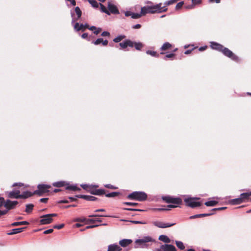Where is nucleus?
Returning <instances> with one entry per match:
<instances>
[{
    "instance_id": "obj_58",
    "label": "nucleus",
    "mask_w": 251,
    "mask_h": 251,
    "mask_svg": "<svg viewBox=\"0 0 251 251\" xmlns=\"http://www.w3.org/2000/svg\"><path fill=\"white\" fill-rule=\"evenodd\" d=\"M132 13V12L131 11H126L125 12V16H126V17H129V16L131 17Z\"/></svg>"
},
{
    "instance_id": "obj_46",
    "label": "nucleus",
    "mask_w": 251,
    "mask_h": 251,
    "mask_svg": "<svg viewBox=\"0 0 251 251\" xmlns=\"http://www.w3.org/2000/svg\"><path fill=\"white\" fill-rule=\"evenodd\" d=\"M102 39L103 38H98L96 40L93 41L92 43L95 45H98L101 43Z\"/></svg>"
},
{
    "instance_id": "obj_35",
    "label": "nucleus",
    "mask_w": 251,
    "mask_h": 251,
    "mask_svg": "<svg viewBox=\"0 0 251 251\" xmlns=\"http://www.w3.org/2000/svg\"><path fill=\"white\" fill-rule=\"evenodd\" d=\"M101 220H100V219L99 218H96V219H88L87 220V224H92V223H95L96 222H101Z\"/></svg>"
},
{
    "instance_id": "obj_6",
    "label": "nucleus",
    "mask_w": 251,
    "mask_h": 251,
    "mask_svg": "<svg viewBox=\"0 0 251 251\" xmlns=\"http://www.w3.org/2000/svg\"><path fill=\"white\" fill-rule=\"evenodd\" d=\"M196 199H199L197 198H189L184 199L185 205L191 208H195L201 206V203L199 201H196Z\"/></svg>"
},
{
    "instance_id": "obj_29",
    "label": "nucleus",
    "mask_w": 251,
    "mask_h": 251,
    "mask_svg": "<svg viewBox=\"0 0 251 251\" xmlns=\"http://www.w3.org/2000/svg\"><path fill=\"white\" fill-rule=\"evenodd\" d=\"M29 223L26 221H23V222H14L11 224V226H19L21 225H28Z\"/></svg>"
},
{
    "instance_id": "obj_2",
    "label": "nucleus",
    "mask_w": 251,
    "mask_h": 251,
    "mask_svg": "<svg viewBox=\"0 0 251 251\" xmlns=\"http://www.w3.org/2000/svg\"><path fill=\"white\" fill-rule=\"evenodd\" d=\"M162 199L166 203H172L167 206L169 208L177 207V205L181 204L182 203V201L180 198H174L170 196H163Z\"/></svg>"
},
{
    "instance_id": "obj_57",
    "label": "nucleus",
    "mask_w": 251,
    "mask_h": 251,
    "mask_svg": "<svg viewBox=\"0 0 251 251\" xmlns=\"http://www.w3.org/2000/svg\"><path fill=\"white\" fill-rule=\"evenodd\" d=\"M101 35L102 36H109L110 33L108 31H103L102 32Z\"/></svg>"
},
{
    "instance_id": "obj_42",
    "label": "nucleus",
    "mask_w": 251,
    "mask_h": 251,
    "mask_svg": "<svg viewBox=\"0 0 251 251\" xmlns=\"http://www.w3.org/2000/svg\"><path fill=\"white\" fill-rule=\"evenodd\" d=\"M75 12L77 16V19H79V18H80V17L81 16L82 12H81V10L78 6H77L75 8Z\"/></svg>"
},
{
    "instance_id": "obj_27",
    "label": "nucleus",
    "mask_w": 251,
    "mask_h": 251,
    "mask_svg": "<svg viewBox=\"0 0 251 251\" xmlns=\"http://www.w3.org/2000/svg\"><path fill=\"white\" fill-rule=\"evenodd\" d=\"M230 203L233 205L239 204L243 202L241 197L235 199L231 200L230 201Z\"/></svg>"
},
{
    "instance_id": "obj_4",
    "label": "nucleus",
    "mask_w": 251,
    "mask_h": 251,
    "mask_svg": "<svg viewBox=\"0 0 251 251\" xmlns=\"http://www.w3.org/2000/svg\"><path fill=\"white\" fill-rule=\"evenodd\" d=\"M50 188L51 186L50 185L40 184L38 185L37 189L34 191L33 194L39 196H43L49 193Z\"/></svg>"
},
{
    "instance_id": "obj_10",
    "label": "nucleus",
    "mask_w": 251,
    "mask_h": 251,
    "mask_svg": "<svg viewBox=\"0 0 251 251\" xmlns=\"http://www.w3.org/2000/svg\"><path fill=\"white\" fill-rule=\"evenodd\" d=\"M210 47L212 49L216 50L218 51L221 52L222 49H223V46L222 45L214 41H212L210 42Z\"/></svg>"
},
{
    "instance_id": "obj_64",
    "label": "nucleus",
    "mask_w": 251,
    "mask_h": 251,
    "mask_svg": "<svg viewBox=\"0 0 251 251\" xmlns=\"http://www.w3.org/2000/svg\"><path fill=\"white\" fill-rule=\"evenodd\" d=\"M108 43V40H103V39H102V41L101 42V44L103 46H106L107 45Z\"/></svg>"
},
{
    "instance_id": "obj_16",
    "label": "nucleus",
    "mask_w": 251,
    "mask_h": 251,
    "mask_svg": "<svg viewBox=\"0 0 251 251\" xmlns=\"http://www.w3.org/2000/svg\"><path fill=\"white\" fill-rule=\"evenodd\" d=\"M152 239L150 237H146L143 239L136 240V243L140 245H145L148 242L151 241Z\"/></svg>"
},
{
    "instance_id": "obj_15",
    "label": "nucleus",
    "mask_w": 251,
    "mask_h": 251,
    "mask_svg": "<svg viewBox=\"0 0 251 251\" xmlns=\"http://www.w3.org/2000/svg\"><path fill=\"white\" fill-rule=\"evenodd\" d=\"M119 46L122 49H125L128 46L130 47L132 46V41L130 40H126L124 42L120 43Z\"/></svg>"
},
{
    "instance_id": "obj_43",
    "label": "nucleus",
    "mask_w": 251,
    "mask_h": 251,
    "mask_svg": "<svg viewBox=\"0 0 251 251\" xmlns=\"http://www.w3.org/2000/svg\"><path fill=\"white\" fill-rule=\"evenodd\" d=\"M84 28H89L88 25L86 24L85 25L81 24L78 27V28L76 29V31H79L80 30H84Z\"/></svg>"
},
{
    "instance_id": "obj_8",
    "label": "nucleus",
    "mask_w": 251,
    "mask_h": 251,
    "mask_svg": "<svg viewBox=\"0 0 251 251\" xmlns=\"http://www.w3.org/2000/svg\"><path fill=\"white\" fill-rule=\"evenodd\" d=\"M18 203V201H11L9 200H6L4 204V207L6 208L5 210H7V213L8 210L14 209Z\"/></svg>"
},
{
    "instance_id": "obj_53",
    "label": "nucleus",
    "mask_w": 251,
    "mask_h": 251,
    "mask_svg": "<svg viewBox=\"0 0 251 251\" xmlns=\"http://www.w3.org/2000/svg\"><path fill=\"white\" fill-rule=\"evenodd\" d=\"M125 210H129V211H144V210L139 209H134V208H124Z\"/></svg>"
},
{
    "instance_id": "obj_50",
    "label": "nucleus",
    "mask_w": 251,
    "mask_h": 251,
    "mask_svg": "<svg viewBox=\"0 0 251 251\" xmlns=\"http://www.w3.org/2000/svg\"><path fill=\"white\" fill-rule=\"evenodd\" d=\"M90 186L91 185L87 184H82L81 185V187L84 190H86L87 192L88 191V190L89 189Z\"/></svg>"
},
{
    "instance_id": "obj_28",
    "label": "nucleus",
    "mask_w": 251,
    "mask_h": 251,
    "mask_svg": "<svg viewBox=\"0 0 251 251\" xmlns=\"http://www.w3.org/2000/svg\"><path fill=\"white\" fill-rule=\"evenodd\" d=\"M146 53L148 55H150L151 56L154 57H159V54L154 50H148L146 51Z\"/></svg>"
},
{
    "instance_id": "obj_21",
    "label": "nucleus",
    "mask_w": 251,
    "mask_h": 251,
    "mask_svg": "<svg viewBox=\"0 0 251 251\" xmlns=\"http://www.w3.org/2000/svg\"><path fill=\"white\" fill-rule=\"evenodd\" d=\"M26 227H22L15 228L11 230V232L7 233L8 235H13L17 233H21L23 231L24 229H25Z\"/></svg>"
},
{
    "instance_id": "obj_54",
    "label": "nucleus",
    "mask_w": 251,
    "mask_h": 251,
    "mask_svg": "<svg viewBox=\"0 0 251 251\" xmlns=\"http://www.w3.org/2000/svg\"><path fill=\"white\" fill-rule=\"evenodd\" d=\"M226 207H219V208H213L211 210V211H220V210H224V209H226Z\"/></svg>"
},
{
    "instance_id": "obj_55",
    "label": "nucleus",
    "mask_w": 251,
    "mask_h": 251,
    "mask_svg": "<svg viewBox=\"0 0 251 251\" xmlns=\"http://www.w3.org/2000/svg\"><path fill=\"white\" fill-rule=\"evenodd\" d=\"M53 231V229H49L44 231V234H48L52 233Z\"/></svg>"
},
{
    "instance_id": "obj_59",
    "label": "nucleus",
    "mask_w": 251,
    "mask_h": 251,
    "mask_svg": "<svg viewBox=\"0 0 251 251\" xmlns=\"http://www.w3.org/2000/svg\"><path fill=\"white\" fill-rule=\"evenodd\" d=\"M202 1V0H192V2L194 4H197L201 3Z\"/></svg>"
},
{
    "instance_id": "obj_20",
    "label": "nucleus",
    "mask_w": 251,
    "mask_h": 251,
    "mask_svg": "<svg viewBox=\"0 0 251 251\" xmlns=\"http://www.w3.org/2000/svg\"><path fill=\"white\" fill-rule=\"evenodd\" d=\"M132 242V241L130 239H123L119 242V244L122 247H126Z\"/></svg>"
},
{
    "instance_id": "obj_49",
    "label": "nucleus",
    "mask_w": 251,
    "mask_h": 251,
    "mask_svg": "<svg viewBox=\"0 0 251 251\" xmlns=\"http://www.w3.org/2000/svg\"><path fill=\"white\" fill-rule=\"evenodd\" d=\"M184 4V2L183 1H180V2H179L178 3H177L176 6V9H178L179 8H180Z\"/></svg>"
},
{
    "instance_id": "obj_5",
    "label": "nucleus",
    "mask_w": 251,
    "mask_h": 251,
    "mask_svg": "<svg viewBox=\"0 0 251 251\" xmlns=\"http://www.w3.org/2000/svg\"><path fill=\"white\" fill-rule=\"evenodd\" d=\"M221 52H222L225 56L230 58L233 61L240 62L242 61L240 57L233 53V52L228 48L225 47H223Z\"/></svg>"
},
{
    "instance_id": "obj_61",
    "label": "nucleus",
    "mask_w": 251,
    "mask_h": 251,
    "mask_svg": "<svg viewBox=\"0 0 251 251\" xmlns=\"http://www.w3.org/2000/svg\"><path fill=\"white\" fill-rule=\"evenodd\" d=\"M87 219H86V218H83V219L78 218V219H77L76 220V221H77V222H86L87 223Z\"/></svg>"
},
{
    "instance_id": "obj_9",
    "label": "nucleus",
    "mask_w": 251,
    "mask_h": 251,
    "mask_svg": "<svg viewBox=\"0 0 251 251\" xmlns=\"http://www.w3.org/2000/svg\"><path fill=\"white\" fill-rule=\"evenodd\" d=\"M153 224L154 226L159 227V228H166L171 227L175 225V223L173 224H169V223H164L161 222L155 221L153 222Z\"/></svg>"
},
{
    "instance_id": "obj_11",
    "label": "nucleus",
    "mask_w": 251,
    "mask_h": 251,
    "mask_svg": "<svg viewBox=\"0 0 251 251\" xmlns=\"http://www.w3.org/2000/svg\"><path fill=\"white\" fill-rule=\"evenodd\" d=\"M20 191L19 190L7 192V196L10 199H19L20 198Z\"/></svg>"
},
{
    "instance_id": "obj_7",
    "label": "nucleus",
    "mask_w": 251,
    "mask_h": 251,
    "mask_svg": "<svg viewBox=\"0 0 251 251\" xmlns=\"http://www.w3.org/2000/svg\"><path fill=\"white\" fill-rule=\"evenodd\" d=\"M57 214L52 213L43 215L41 216V219L40 223L42 225L49 224L53 221L52 217L57 216Z\"/></svg>"
},
{
    "instance_id": "obj_26",
    "label": "nucleus",
    "mask_w": 251,
    "mask_h": 251,
    "mask_svg": "<svg viewBox=\"0 0 251 251\" xmlns=\"http://www.w3.org/2000/svg\"><path fill=\"white\" fill-rule=\"evenodd\" d=\"M159 240L166 243H169L171 241L169 237L164 235H161L159 236Z\"/></svg>"
},
{
    "instance_id": "obj_39",
    "label": "nucleus",
    "mask_w": 251,
    "mask_h": 251,
    "mask_svg": "<svg viewBox=\"0 0 251 251\" xmlns=\"http://www.w3.org/2000/svg\"><path fill=\"white\" fill-rule=\"evenodd\" d=\"M100 9L101 11L103 13H105V14L109 15H110V12L107 10L106 8V7L101 3H100Z\"/></svg>"
},
{
    "instance_id": "obj_51",
    "label": "nucleus",
    "mask_w": 251,
    "mask_h": 251,
    "mask_svg": "<svg viewBox=\"0 0 251 251\" xmlns=\"http://www.w3.org/2000/svg\"><path fill=\"white\" fill-rule=\"evenodd\" d=\"M5 203V201L3 197H0V207L4 206Z\"/></svg>"
},
{
    "instance_id": "obj_52",
    "label": "nucleus",
    "mask_w": 251,
    "mask_h": 251,
    "mask_svg": "<svg viewBox=\"0 0 251 251\" xmlns=\"http://www.w3.org/2000/svg\"><path fill=\"white\" fill-rule=\"evenodd\" d=\"M98 225H92V226H87L84 229H80V231H84L85 229H89V228H94V227H97L98 226Z\"/></svg>"
},
{
    "instance_id": "obj_31",
    "label": "nucleus",
    "mask_w": 251,
    "mask_h": 251,
    "mask_svg": "<svg viewBox=\"0 0 251 251\" xmlns=\"http://www.w3.org/2000/svg\"><path fill=\"white\" fill-rule=\"evenodd\" d=\"M33 207H34V205L33 204H26L25 211L27 213H29L31 212V211L33 210Z\"/></svg>"
},
{
    "instance_id": "obj_3",
    "label": "nucleus",
    "mask_w": 251,
    "mask_h": 251,
    "mask_svg": "<svg viewBox=\"0 0 251 251\" xmlns=\"http://www.w3.org/2000/svg\"><path fill=\"white\" fill-rule=\"evenodd\" d=\"M127 198L131 200L143 201L147 200V195L143 192L135 191L129 194Z\"/></svg>"
},
{
    "instance_id": "obj_63",
    "label": "nucleus",
    "mask_w": 251,
    "mask_h": 251,
    "mask_svg": "<svg viewBox=\"0 0 251 251\" xmlns=\"http://www.w3.org/2000/svg\"><path fill=\"white\" fill-rule=\"evenodd\" d=\"M131 222L133 224H145V223H143L142 222L138 221H131Z\"/></svg>"
},
{
    "instance_id": "obj_33",
    "label": "nucleus",
    "mask_w": 251,
    "mask_h": 251,
    "mask_svg": "<svg viewBox=\"0 0 251 251\" xmlns=\"http://www.w3.org/2000/svg\"><path fill=\"white\" fill-rule=\"evenodd\" d=\"M175 54L174 52H172L166 54L164 57V59L169 58L171 60H173L175 58Z\"/></svg>"
},
{
    "instance_id": "obj_44",
    "label": "nucleus",
    "mask_w": 251,
    "mask_h": 251,
    "mask_svg": "<svg viewBox=\"0 0 251 251\" xmlns=\"http://www.w3.org/2000/svg\"><path fill=\"white\" fill-rule=\"evenodd\" d=\"M125 205H129V206H136L138 205V203L136 202H125L123 203Z\"/></svg>"
},
{
    "instance_id": "obj_12",
    "label": "nucleus",
    "mask_w": 251,
    "mask_h": 251,
    "mask_svg": "<svg viewBox=\"0 0 251 251\" xmlns=\"http://www.w3.org/2000/svg\"><path fill=\"white\" fill-rule=\"evenodd\" d=\"M107 7L108 8V11L110 12V14L111 13L114 14H119V11L117 7L110 2H108Z\"/></svg>"
},
{
    "instance_id": "obj_41",
    "label": "nucleus",
    "mask_w": 251,
    "mask_h": 251,
    "mask_svg": "<svg viewBox=\"0 0 251 251\" xmlns=\"http://www.w3.org/2000/svg\"><path fill=\"white\" fill-rule=\"evenodd\" d=\"M89 2L93 7H98L99 4L96 0H89Z\"/></svg>"
},
{
    "instance_id": "obj_30",
    "label": "nucleus",
    "mask_w": 251,
    "mask_h": 251,
    "mask_svg": "<svg viewBox=\"0 0 251 251\" xmlns=\"http://www.w3.org/2000/svg\"><path fill=\"white\" fill-rule=\"evenodd\" d=\"M218 202L216 201H206L204 204L207 206H214L218 204Z\"/></svg>"
},
{
    "instance_id": "obj_19",
    "label": "nucleus",
    "mask_w": 251,
    "mask_h": 251,
    "mask_svg": "<svg viewBox=\"0 0 251 251\" xmlns=\"http://www.w3.org/2000/svg\"><path fill=\"white\" fill-rule=\"evenodd\" d=\"M132 46L130 47H134L136 50H141L143 47V44L141 42L132 41Z\"/></svg>"
},
{
    "instance_id": "obj_60",
    "label": "nucleus",
    "mask_w": 251,
    "mask_h": 251,
    "mask_svg": "<svg viewBox=\"0 0 251 251\" xmlns=\"http://www.w3.org/2000/svg\"><path fill=\"white\" fill-rule=\"evenodd\" d=\"M101 30V29L100 28V27L97 28V29H95V31H94V33L96 35H97L100 32V31Z\"/></svg>"
},
{
    "instance_id": "obj_47",
    "label": "nucleus",
    "mask_w": 251,
    "mask_h": 251,
    "mask_svg": "<svg viewBox=\"0 0 251 251\" xmlns=\"http://www.w3.org/2000/svg\"><path fill=\"white\" fill-rule=\"evenodd\" d=\"M105 187L107 188H109V189H113V190H115V189H117L118 188L116 186H114L111 184H106L104 185Z\"/></svg>"
},
{
    "instance_id": "obj_1",
    "label": "nucleus",
    "mask_w": 251,
    "mask_h": 251,
    "mask_svg": "<svg viewBox=\"0 0 251 251\" xmlns=\"http://www.w3.org/2000/svg\"><path fill=\"white\" fill-rule=\"evenodd\" d=\"M162 3H159L153 6H146L141 8V13L145 15L148 13L153 14L155 13H162L167 10L165 6L162 7Z\"/></svg>"
},
{
    "instance_id": "obj_23",
    "label": "nucleus",
    "mask_w": 251,
    "mask_h": 251,
    "mask_svg": "<svg viewBox=\"0 0 251 251\" xmlns=\"http://www.w3.org/2000/svg\"><path fill=\"white\" fill-rule=\"evenodd\" d=\"M172 47L171 44L169 42H165L163 44V45L160 48V50L162 51H165L168 49H170Z\"/></svg>"
},
{
    "instance_id": "obj_36",
    "label": "nucleus",
    "mask_w": 251,
    "mask_h": 251,
    "mask_svg": "<svg viewBox=\"0 0 251 251\" xmlns=\"http://www.w3.org/2000/svg\"><path fill=\"white\" fill-rule=\"evenodd\" d=\"M176 246L181 250H183L185 249V246L183 243L181 241H176Z\"/></svg>"
},
{
    "instance_id": "obj_18",
    "label": "nucleus",
    "mask_w": 251,
    "mask_h": 251,
    "mask_svg": "<svg viewBox=\"0 0 251 251\" xmlns=\"http://www.w3.org/2000/svg\"><path fill=\"white\" fill-rule=\"evenodd\" d=\"M240 197L243 201L245 202L246 201H250L251 199V192L250 193H244L240 195Z\"/></svg>"
},
{
    "instance_id": "obj_37",
    "label": "nucleus",
    "mask_w": 251,
    "mask_h": 251,
    "mask_svg": "<svg viewBox=\"0 0 251 251\" xmlns=\"http://www.w3.org/2000/svg\"><path fill=\"white\" fill-rule=\"evenodd\" d=\"M98 187L97 185H91L89 189L88 190V192L94 195V193L96 190V188Z\"/></svg>"
},
{
    "instance_id": "obj_34",
    "label": "nucleus",
    "mask_w": 251,
    "mask_h": 251,
    "mask_svg": "<svg viewBox=\"0 0 251 251\" xmlns=\"http://www.w3.org/2000/svg\"><path fill=\"white\" fill-rule=\"evenodd\" d=\"M105 194V191L104 189H97L94 193V195L101 196Z\"/></svg>"
},
{
    "instance_id": "obj_32",
    "label": "nucleus",
    "mask_w": 251,
    "mask_h": 251,
    "mask_svg": "<svg viewBox=\"0 0 251 251\" xmlns=\"http://www.w3.org/2000/svg\"><path fill=\"white\" fill-rule=\"evenodd\" d=\"M125 37H126V36L125 35H119V36H117L116 37H115L113 39V41L115 43H119L121 41H122L123 39H124Z\"/></svg>"
},
{
    "instance_id": "obj_25",
    "label": "nucleus",
    "mask_w": 251,
    "mask_h": 251,
    "mask_svg": "<svg viewBox=\"0 0 251 251\" xmlns=\"http://www.w3.org/2000/svg\"><path fill=\"white\" fill-rule=\"evenodd\" d=\"M66 189L71 191H80L81 189L80 188L77 187L75 185H70L68 183H67V185L65 186Z\"/></svg>"
},
{
    "instance_id": "obj_38",
    "label": "nucleus",
    "mask_w": 251,
    "mask_h": 251,
    "mask_svg": "<svg viewBox=\"0 0 251 251\" xmlns=\"http://www.w3.org/2000/svg\"><path fill=\"white\" fill-rule=\"evenodd\" d=\"M119 194H120L119 192H112V193H108V194L105 193V195L106 197L111 198V197H116V196H118Z\"/></svg>"
},
{
    "instance_id": "obj_45",
    "label": "nucleus",
    "mask_w": 251,
    "mask_h": 251,
    "mask_svg": "<svg viewBox=\"0 0 251 251\" xmlns=\"http://www.w3.org/2000/svg\"><path fill=\"white\" fill-rule=\"evenodd\" d=\"M213 214V213H209L200 214H198V217L201 218V217H204L209 216Z\"/></svg>"
},
{
    "instance_id": "obj_48",
    "label": "nucleus",
    "mask_w": 251,
    "mask_h": 251,
    "mask_svg": "<svg viewBox=\"0 0 251 251\" xmlns=\"http://www.w3.org/2000/svg\"><path fill=\"white\" fill-rule=\"evenodd\" d=\"M65 226V225L64 224H61L59 225H54L53 226V228L57 229H60L62 228H63Z\"/></svg>"
},
{
    "instance_id": "obj_17",
    "label": "nucleus",
    "mask_w": 251,
    "mask_h": 251,
    "mask_svg": "<svg viewBox=\"0 0 251 251\" xmlns=\"http://www.w3.org/2000/svg\"><path fill=\"white\" fill-rule=\"evenodd\" d=\"M122 248L118 245L112 244L108 246L107 251H121Z\"/></svg>"
},
{
    "instance_id": "obj_13",
    "label": "nucleus",
    "mask_w": 251,
    "mask_h": 251,
    "mask_svg": "<svg viewBox=\"0 0 251 251\" xmlns=\"http://www.w3.org/2000/svg\"><path fill=\"white\" fill-rule=\"evenodd\" d=\"M161 249L163 251H176V249L174 245L171 244H165L161 246Z\"/></svg>"
},
{
    "instance_id": "obj_24",
    "label": "nucleus",
    "mask_w": 251,
    "mask_h": 251,
    "mask_svg": "<svg viewBox=\"0 0 251 251\" xmlns=\"http://www.w3.org/2000/svg\"><path fill=\"white\" fill-rule=\"evenodd\" d=\"M34 195H35V194H33V193H31L29 191H25V192H24L23 194L20 195V198L26 199V198H28L29 197L32 196Z\"/></svg>"
},
{
    "instance_id": "obj_22",
    "label": "nucleus",
    "mask_w": 251,
    "mask_h": 251,
    "mask_svg": "<svg viewBox=\"0 0 251 251\" xmlns=\"http://www.w3.org/2000/svg\"><path fill=\"white\" fill-rule=\"evenodd\" d=\"M52 185L56 187H61L63 186H66L67 185V183L65 181H60L54 182Z\"/></svg>"
},
{
    "instance_id": "obj_40",
    "label": "nucleus",
    "mask_w": 251,
    "mask_h": 251,
    "mask_svg": "<svg viewBox=\"0 0 251 251\" xmlns=\"http://www.w3.org/2000/svg\"><path fill=\"white\" fill-rule=\"evenodd\" d=\"M142 15L143 14L141 13V11L140 12V13H135L132 12L131 15V18L134 19H137L140 18Z\"/></svg>"
},
{
    "instance_id": "obj_56",
    "label": "nucleus",
    "mask_w": 251,
    "mask_h": 251,
    "mask_svg": "<svg viewBox=\"0 0 251 251\" xmlns=\"http://www.w3.org/2000/svg\"><path fill=\"white\" fill-rule=\"evenodd\" d=\"M49 200V198H42L41 199H40V201L41 202H43V203H47L48 201Z\"/></svg>"
},
{
    "instance_id": "obj_14",
    "label": "nucleus",
    "mask_w": 251,
    "mask_h": 251,
    "mask_svg": "<svg viewBox=\"0 0 251 251\" xmlns=\"http://www.w3.org/2000/svg\"><path fill=\"white\" fill-rule=\"evenodd\" d=\"M76 198L83 199L87 201H96L98 199L97 198L92 196H88V195H77L75 196Z\"/></svg>"
},
{
    "instance_id": "obj_62",
    "label": "nucleus",
    "mask_w": 251,
    "mask_h": 251,
    "mask_svg": "<svg viewBox=\"0 0 251 251\" xmlns=\"http://www.w3.org/2000/svg\"><path fill=\"white\" fill-rule=\"evenodd\" d=\"M141 25L140 24H136L132 26V28L134 29H139L141 28Z\"/></svg>"
}]
</instances>
